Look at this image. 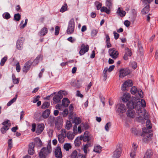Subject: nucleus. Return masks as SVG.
<instances>
[{
	"label": "nucleus",
	"mask_w": 158,
	"mask_h": 158,
	"mask_svg": "<svg viewBox=\"0 0 158 158\" xmlns=\"http://www.w3.org/2000/svg\"><path fill=\"white\" fill-rule=\"evenodd\" d=\"M146 106V103L144 99H141V102H138L135 106V110L137 114V118L139 121L146 120L148 118V114L145 110L143 111L142 107H145Z\"/></svg>",
	"instance_id": "f257e3e1"
},
{
	"label": "nucleus",
	"mask_w": 158,
	"mask_h": 158,
	"mask_svg": "<svg viewBox=\"0 0 158 158\" xmlns=\"http://www.w3.org/2000/svg\"><path fill=\"white\" fill-rule=\"evenodd\" d=\"M131 92L132 94H135L134 98L137 100H141V98L143 97V93L140 89H137L136 87H132L131 89Z\"/></svg>",
	"instance_id": "f03ea898"
},
{
	"label": "nucleus",
	"mask_w": 158,
	"mask_h": 158,
	"mask_svg": "<svg viewBox=\"0 0 158 158\" xmlns=\"http://www.w3.org/2000/svg\"><path fill=\"white\" fill-rule=\"evenodd\" d=\"M51 152L52 148L51 144H48L46 148H44L41 149L39 153V156L40 158H45Z\"/></svg>",
	"instance_id": "7ed1b4c3"
},
{
	"label": "nucleus",
	"mask_w": 158,
	"mask_h": 158,
	"mask_svg": "<svg viewBox=\"0 0 158 158\" xmlns=\"http://www.w3.org/2000/svg\"><path fill=\"white\" fill-rule=\"evenodd\" d=\"M122 144L120 143H118L116 146L115 150L114 152L113 155V158H118L121 156L122 152Z\"/></svg>",
	"instance_id": "20e7f679"
},
{
	"label": "nucleus",
	"mask_w": 158,
	"mask_h": 158,
	"mask_svg": "<svg viewBox=\"0 0 158 158\" xmlns=\"http://www.w3.org/2000/svg\"><path fill=\"white\" fill-rule=\"evenodd\" d=\"M127 108L125 105L123 104H119L116 106V111L121 116H122V114L125 112Z\"/></svg>",
	"instance_id": "39448f33"
},
{
	"label": "nucleus",
	"mask_w": 158,
	"mask_h": 158,
	"mask_svg": "<svg viewBox=\"0 0 158 158\" xmlns=\"http://www.w3.org/2000/svg\"><path fill=\"white\" fill-rule=\"evenodd\" d=\"M74 19L72 18L71 19L69 22V26L67 30V33L69 34L73 33L74 31Z\"/></svg>",
	"instance_id": "423d86ee"
},
{
	"label": "nucleus",
	"mask_w": 158,
	"mask_h": 158,
	"mask_svg": "<svg viewBox=\"0 0 158 158\" xmlns=\"http://www.w3.org/2000/svg\"><path fill=\"white\" fill-rule=\"evenodd\" d=\"M133 85V83L131 80H127L122 85L121 89L123 91H127L128 90L129 88L132 86Z\"/></svg>",
	"instance_id": "0eeeda50"
},
{
	"label": "nucleus",
	"mask_w": 158,
	"mask_h": 158,
	"mask_svg": "<svg viewBox=\"0 0 158 158\" xmlns=\"http://www.w3.org/2000/svg\"><path fill=\"white\" fill-rule=\"evenodd\" d=\"M9 121L7 120L4 122L2 124L3 126L1 128V131L2 134L5 133L6 131L8 130L11 126V124L9 123Z\"/></svg>",
	"instance_id": "6e6552de"
},
{
	"label": "nucleus",
	"mask_w": 158,
	"mask_h": 158,
	"mask_svg": "<svg viewBox=\"0 0 158 158\" xmlns=\"http://www.w3.org/2000/svg\"><path fill=\"white\" fill-rule=\"evenodd\" d=\"M139 102H141V100H137L135 99L134 102H133L132 101L129 102L127 104V107L128 109H135V106L137 104V103Z\"/></svg>",
	"instance_id": "1a4fd4ad"
},
{
	"label": "nucleus",
	"mask_w": 158,
	"mask_h": 158,
	"mask_svg": "<svg viewBox=\"0 0 158 158\" xmlns=\"http://www.w3.org/2000/svg\"><path fill=\"white\" fill-rule=\"evenodd\" d=\"M70 157L73 158H85V156L78 153L76 150L73 151L70 155Z\"/></svg>",
	"instance_id": "9d476101"
},
{
	"label": "nucleus",
	"mask_w": 158,
	"mask_h": 158,
	"mask_svg": "<svg viewBox=\"0 0 158 158\" xmlns=\"http://www.w3.org/2000/svg\"><path fill=\"white\" fill-rule=\"evenodd\" d=\"M110 56L113 59H115L118 55V53L114 48L110 49L109 50Z\"/></svg>",
	"instance_id": "9b49d317"
},
{
	"label": "nucleus",
	"mask_w": 158,
	"mask_h": 158,
	"mask_svg": "<svg viewBox=\"0 0 158 158\" xmlns=\"http://www.w3.org/2000/svg\"><path fill=\"white\" fill-rule=\"evenodd\" d=\"M130 73V71L128 69H122L119 71V77H123L129 74Z\"/></svg>",
	"instance_id": "f8f14e48"
},
{
	"label": "nucleus",
	"mask_w": 158,
	"mask_h": 158,
	"mask_svg": "<svg viewBox=\"0 0 158 158\" xmlns=\"http://www.w3.org/2000/svg\"><path fill=\"white\" fill-rule=\"evenodd\" d=\"M62 121V118L59 116L55 118V124L56 127L57 129H60L61 128L62 126L61 123Z\"/></svg>",
	"instance_id": "ddd939ff"
},
{
	"label": "nucleus",
	"mask_w": 158,
	"mask_h": 158,
	"mask_svg": "<svg viewBox=\"0 0 158 158\" xmlns=\"http://www.w3.org/2000/svg\"><path fill=\"white\" fill-rule=\"evenodd\" d=\"M55 156L57 158H61L62 157V154L61 148L59 147H57L55 149L54 151Z\"/></svg>",
	"instance_id": "4468645a"
},
{
	"label": "nucleus",
	"mask_w": 158,
	"mask_h": 158,
	"mask_svg": "<svg viewBox=\"0 0 158 158\" xmlns=\"http://www.w3.org/2000/svg\"><path fill=\"white\" fill-rule=\"evenodd\" d=\"M89 49V46L85 45L82 44L81 46V50L79 51V54L80 55H84L85 53L87 52Z\"/></svg>",
	"instance_id": "2eb2a0df"
},
{
	"label": "nucleus",
	"mask_w": 158,
	"mask_h": 158,
	"mask_svg": "<svg viewBox=\"0 0 158 158\" xmlns=\"http://www.w3.org/2000/svg\"><path fill=\"white\" fill-rule=\"evenodd\" d=\"M127 117L130 118H134L136 116V113L133 109H128L126 112Z\"/></svg>",
	"instance_id": "dca6fc26"
},
{
	"label": "nucleus",
	"mask_w": 158,
	"mask_h": 158,
	"mask_svg": "<svg viewBox=\"0 0 158 158\" xmlns=\"http://www.w3.org/2000/svg\"><path fill=\"white\" fill-rule=\"evenodd\" d=\"M24 40V38L21 37L17 41L16 46L19 50H21L23 48V43Z\"/></svg>",
	"instance_id": "f3484780"
},
{
	"label": "nucleus",
	"mask_w": 158,
	"mask_h": 158,
	"mask_svg": "<svg viewBox=\"0 0 158 158\" xmlns=\"http://www.w3.org/2000/svg\"><path fill=\"white\" fill-rule=\"evenodd\" d=\"M137 147V145L135 143H133V144L131 151L130 153V156L132 158H134L135 156Z\"/></svg>",
	"instance_id": "a211bd4d"
},
{
	"label": "nucleus",
	"mask_w": 158,
	"mask_h": 158,
	"mask_svg": "<svg viewBox=\"0 0 158 158\" xmlns=\"http://www.w3.org/2000/svg\"><path fill=\"white\" fill-rule=\"evenodd\" d=\"M32 63L31 60H29L25 64L23 69V72L26 73L29 70L32 65Z\"/></svg>",
	"instance_id": "6ab92c4d"
},
{
	"label": "nucleus",
	"mask_w": 158,
	"mask_h": 158,
	"mask_svg": "<svg viewBox=\"0 0 158 158\" xmlns=\"http://www.w3.org/2000/svg\"><path fill=\"white\" fill-rule=\"evenodd\" d=\"M131 98V95L129 93H125L122 97V100L123 102H126L128 101Z\"/></svg>",
	"instance_id": "aec40b11"
},
{
	"label": "nucleus",
	"mask_w": 158,
	"mask_h": 158,
	"mask_svg": "<svg viewBox=\"0 0 158 158\" xmlns=\"http://www.w3.org/2000/svg\"><path fill=\"white\" fill-rule=\"evenodd\" d=\"M44 128V125L43 123L38 124L36 129V132L37 134H40L43 131Z\"/></svg>",
	"instance_id": "412c9836"
},
{
	"label": "nucleus",
	"mask_w": 158,
	"mask_h": 158,
	"mask_svg": "<svg viewBox=\"0 0 158 158\" xmlns=\"http://www.w3.org/2000/svg\"><path fill=\"white\" fill-rule=\"evenodd\" d=\"M92 146V144L90 142H88V143L85 145L83 147V150L85 154H87L89 151V148Z\"/></svg>",
	"instance_id": "4be33fe9"
},
{
	"label": "nucleus",
	"mask_w": 158,
	"mask_h": 158,
	"mask_svg": "<svg viewBox=\"0 0 158 158\" xmlns=\"http://www.w3.org/2000/svg\"><path fill=\"white\" fill-rule=\"evenodd\" d=\"M141 135L143 136V141L145 143L148 142L152 136V135L149 134H142Z\"/></svg>",
	"instance_id": "5701e85b"
},
{
	"label": "nucleus",
	"mask_w": 158,
	"mask_h": 158,
	"mask_svg": "<svg viewBox=\"0 0 158 158\" xmlns=\"http://www.w3.org/2000/svg\"><path fill=\"white\" fill-rule=\"evenodd\" d=\"M35 145L33 143H30L29 144V148L28 150V153L30 155L33 154L34 150V149Z\"/></svg>",
	"instance_id": "b1692460"
},
{
	"label": "nucleus",
	"mask_w": 158,
	"mask_h": 158,
	"mask_svg": "<svg viewBox=\"0 0 158 158\" xmlns=\"http://www.w3.org/2000/svg\"><path fill=\"white\" fill-rule=\"evenodd\" d=\"M70 103V101L67 98H64L62 100V106L63 107H67Z\"/></svg>",
	"instance_id": "393cba45"
},
{
	"label": "nucleus",
	"mask_w": 158,
	"mask_h": 158,
	"mask_svg": "<svg viewBox=\"0 0 158 158\" xmlns=\"http://www.w3.org/2000/svg\"><path fill=\"white\" fill-rule=\"evenodd\" d=\"M62 97L63 96L61 94H58L54 96L53 99L54 102L56 103L60 101Z\"/></svg>",
	"instance_id": "a878e982"
},
{
	"label": "nucleus",
	"mask_w": 158,
	"mask_h": 158,
	"mask_svg": "<svg viewBox=\"0 0 158 158\" xmlns=\"http://www.w3.org/2000/svg\"><path fill=\"white\" fill-rule=\"evenodd\" d=\"M152 155V152L150 150H148L143 158H151Z\"/></svg>",
	"instance_id": "bb28decb"
},
{
	"label": "nucleus",
	"mask_w": 158,
	"mask_h": 158,
	"mask_svg": "<svg viewBox=\"0 0 158 158\" xmlns=\"http://www.w3.org/2000/svg\"><path fill=\"white\" fill-rule=\"evenodd\" d=\"M87 131H85V132L83 135V140L84 141L89 142L90 140L91 137L89 135Z\"/></svg>",
	"instance_id": "cd10ccee"
},
{
	"label": "nucleus",
	"mask_w": 158,
	"mask_h": 158,
	"mask_svg": "<svg viewBox=\"0 0 158 158\" xmlns=\"http://www.w3.org/2000/svg\"><path fill=\"white\" fill-rule=\"evenodd\" d=\"M149 5H147L142 10L141 12L143 15H145L149 11Z\"/></svg>",
	"instance_id": "c85d7f7f"
},
{
	"label": "nucleus",
	"mask_w": 158,
	"mask_h": 158,
	"mask_svg": "<svg viewBox=\"0 0 158 158\" xmlns=\"http://www.w3.org/2000/svg\"><path fill=\"white\" fill-rule=\"evenodd\" d=\"M55 118L53 117L50 116L48 119V124L51 126H53L55 123Z\"/></svg>",
	"instance_id": "c756f323"
},
{
	"label": "nucleus",
	"mask_w": 158,
	"mask_h": 158,
	"mask_svg": "<svg viewBox=\"0 0 158 158\" xmlns=\"http://www.w3.org/2000/svg\"><path fill=\"white\" fill-rule=\"evenodd\" d=\"M58 141L60 143H63L64 141V138L66 137V135H58L57 136Z\"/></svg>",
	"instance_id": "7c9ffc66"
},
{
	"label": "nucleus",
	"mask_w": 158,
	"mask_h": 158,
	"mask_svg": "<svg viewBox=\"0 0 158 158\" xmlns=\"http://www.w3.org/2000/svg\"><path fill=\"white\" fill-rule=\"evenodd\" d=\"M48 32L47 28L46 27H43L42 28L40 32V36H44Z\"/></svg>",
	"instance_id": "2f4dec72"
},
{
	"label": "nucleus",
	"mask_w": 158,
	"mask_h": 158,
	"mask_svg": "<svg viewBox=\"0 0 158 158\" xmlns=\"http://www.w3.org/2000/svg\"><path fill=\"white\" fill-rule=\"evenodd\" d=\"M50 110L49 109H47L43 112L42 116L44 118H48Z\"/></svg>",
	"instance_id": "473e14b6"
},
{
	"label": "nucleus",
	"mask_w": 158,
	"mask_h": 158,
	"mask_svg": "<svg viewBox=\"0 0 158 158\" xmlns=\"http://www.w3.org/2000/svg\"><path fill=\"white\" fill-rule=\"evenodd\" d=\"M117 13L121 17H123L125 16L126 14V12L125 11L122 10H121L120 8H118Z\"/></svg>",
	"instance_id": "72a5a7b5"
},
{
	"label": "nucleus",
	"mask_w": 158,
	"mask_h": 158,
	"mask_svg": "<svg viewBox=\"0 0 158 158\" xmlns=\"http://www.w3.org/2000/svg\"><path fill=\"white\" fill-rule=\"evenodd\" d=\"M74 135L70 131L68 132L66 135V137H67L69 139H73L74 138Z\"/></svg>",
	"instance_id": "f704fd0d"
},
{
	"label": "nucleus",
	"mask_w": 158,
	"mask_h": 158,
	"mask_svg": "<svg viewBox=\"0 0 158 158\" xmlns=\"http://www.w3.org/2000/svg\"><path fill=\"white\" fill-rule=\"evenodd\" d=\"M102 147L99 145H97L95 146L94 149V151L97 153H100L101 151Z\"/></svg>",
	"instance_id": "c9c22d12"
},
{
	"label": "nucleus",
	"mask_w": 158,
	"mask_h": 158,
	"mask_svg": "<svg viewBox=\"0 0 158 158\" xmlns=\"http://www.w3.org/2000/svg\"><path fill=\"white\" fill-rule=\"evenodd\" d=\"M18 95L17 94H16L15 97L13 98L12 99L10 100L7 104V106H10L16 100V99L17 98Z\"/></svg>",
	"instance_id": "e433bc0d"
},
{
	"label": "nucleus",
	"mask_w": 158,
	"mask_h": 158,
	"mask_svg": "<svg viewBox=\"0 0 158 158\" xmlns=\"http://www.w3.org/2000/svg\"><path fill=\"white\" fill-rule=\"evenodd\" d=\"M101 12H105L107 14H109L110 13V10L107 9L106 7L103 6L102 7L100 10Z\"/></svg>",
	"instance_id": "4c0bfd02"
},
{
	"label": "nucleus",
	"mask_w": 158,
	"mask_h": 158,
	"mask_svg": "<svg viewBox=\"0 0 158 158\" xmlns=\"http://www.w3.org/2000/svg\"><path fill=\"white\" fill-rule=\"evenodd\" d=\"M64 148L66 151H69V149L71 148V146L70 143H66L64 145Z\"/></svg>",
	"instance_id": "58836bf2"
},
{
	"label": "nucleus",
	"mask_w": 158,
	"mask_h": 158,
	"mask_svg": "<svg viewBox=\"0 0 158 158\" xmlns=\"http://www.w3.org/2000/svg\"><path fill=\"white\" fill-rule=\"evenodd\" d=\"M12 78L14 84H17L19 83V80L18 78H17L14 74L12 75Z\"/></svg>",
	"instance_id": "ea45409f"
},
{
	"label": "nucleus",
	"mask_w": 158,
	"mask_h": 158,
	"mask_svg": "<svg viewBox=\"0 0 158 158\" xmlns=\"http://www.w3.org/2000/svg\"><path fill=\"white\" fill-rule=\"evenodd\" d=\"M73 122L75 125H78L81 122V120L79 118L75 117L73 119Z\"/></svg>",
	"instance_id": "a19ab883"
},
{
	"label": "nucleus",
	"mask_w": 158,
	"mask_h": 158,
	"mask_svg": "<svg viewBox=\"0 0 158 158\" xmlns=\"http://www.w3.org/2000/svg\"><path fill=\"white\" fill-rule=\"evenodd\" d=\"M72 127V124L70 121H68L66 122L65 128L67 130H69Z\"/></svg>",
	"instance_id": "79ce46f5"
},
{
	"label": "nucleus",
	"mask_w": 158,
	"mask_h": 158,
	"mask_svg": "<svg viewBox=\"0 0 158 158\" xmlns=\"http://www.w3.org/2000/svg\"><path fill=\"white\" fill-rule=\"evenodd\" d=\"M21 18V15L19 14H16L14 15V19L16 21H19Z\"/></svg>",
	"instance_id": "37998d69"
},
{
	"label": "nucleus",
	"mask_w": 158,
	"mask_h": 158,
	"mask_svg": "<svg viewBox=\"0 0 158 158\" xmlns=\"http://www.w3.org/2000/svg\"><path fill=\"white\" fill-rule=\"evenodd\" d=\"M50 103L48 102H45L42 106V108L45 109L46 108H48L49 106Z\"/></svg>",
	"instance_id": "c03bdc74"
},
{
	"label": "nucleus",
	"mask_w": 158,
	"mask_h": 158,
	"mask_svg": "<svg viewBox=\"0 0 158 158\" xmlns=\"http://www.w3.org/2000/svg\"><path fill=\"white\" fill-rule=\"evenodd\" d=\"M67 5L66 4H65L63 6L60 10V11L61 12H63L67 10Z\"/></svg>",
	"instance_id": "a18cd8bd"
},
{
	"label": "nucleus",
	"mask_w": 158,
	"mask_h": 158,
	"mask_svg": "<svg viewBox=\"0 0 158 158\" xmlns=\"http://www.w3.org/2000/svg\"><path fill=\"white\" fill-rule=\"evenodd\" d=\"M3 17L6 19H10L11 16L9 13L8 12L5 13L3 15Z\"/></svg>",
	"instance_id": "49530a36"
},
{
	"label": "nucleus",
	"mask_w": 158,
	"mask_h": 158,
	"mask_svg": "<svg viewBox=\"0 0 158 158\" xmlns=\"http://www.w3.org/2000/svg\"><path fill=\"white\" fill-rule=\"evenodd\" d=\"M112 6V1L111 0H106V6L110 8Z\"/></svg>",
	"instance_id": "de8ad7c7"
},
{
	"label": "nucleus",
	"mask_w": 158,
	"mask_h": 158,
	"mask_svg": "<svg viewBox=\"0 0 158 158\" xmlns=\"http://www.w3.org/2000/svg\"><path fill=\"white\" fill-rule=\"evenodd\" d=\"M95 4L98 10H99L102 6V4L98 2L97 1L95 2Z\"/></svg>",
	"instance_id": "09e8293b"
},
{
	"label": "nucleus",
	"mask_w": 158,
	"mask_h": 158,
	"mask_svg": "<svg viewBox=\"0 0 158 158\" xmlns=\"http://www.w3.org/2000/svg\"><path fill=\"white\" fill-rule=\"evenodd\" d=\"M12 139H9L8 141V149H11L12 147Z\"/></svg>",
	"instance_id": "8fccbe9b"
},
{
	"label": "nucleus",
	"mask_w": 158,
	"mask_h": 158,
	"mask_svg": "<svg viewBox=\"0 0 158 158\" xmlns=\"http://www.w3.org/2000/svg\"><path fill=\"white\" fill-rule=\"evenodd\" d=\"M148 128H144L143 129V132L142 134H148L150 132Z\"/></svg>",
	"instance_id": "3c124183"
},
{
	"label": "nucleus",
	"mask_w": 158,
	"mask_h": 158,
	"mask_svg": "<svg viewBox=\"0 0 158 158\" xmlns=\"http://www.w3.org/2000/svg\"><path fill=\"white\" fill-rule=\"evenodd\" d=\"M7 57H4L2 60L1 61L0 64L1 66H3L7 60Z\"/></svg>",
	"instance_id": "603ef678"
},
{
	"label": "nucleus",
	"mask_w": 158,
	"mask_h": 158,
	"mask_svg": "<svg viewBox=\"0 0 158 158\" xmlns=\"http://www.w3.org/2000/svg\"><path fill=\"white\" fill-rule=\"evenodd\" d=\"M111 123L110 122H108L106 124L105 127V129L106 130L108 131L109 130V128L111 126Z\"/></svg>",
	"instance_id": "864d4df0"
},
{
	"label": "nucleus",
	"mask_w": 158,
	"mask_h": 158,
	"mask_svg": "<svg viewBox=\"0 0 158 158\" xmlns=\"http://www.w3.org/2000/svg\"><path fill=\"white\" fill-rule=\"evenodd\" d=\"M98 31L96 29H94L91 32V35L92 36H94L96 35L97 34L98 32Z\"/></svg>",
	"instance_id": "5fc2aeb1"
},
{
	"label": "nucleus",
	"mask_w": 158,
	"mask_h": 158,
	"mask_svg": "<svg viewBox=\"0 0 158 158\" xmlns=\"http://www.w3.org/2000/svg\"><path fill=\"white\" fill-rule=\"evenodd\" d=\"M42 58V56L41 55H40L39 56H38L35 60L33 61V63L35 65H36L39 62V61L38 60V58Z\"/></svg>",
	"instance_id": "6e6d98bb"
},
{
	"label": "nucleus",
	"mask_w": 158,
	"mask_h": 158,
	"mask_svg": "<svg viewBox=\"0 0 158 158\" xmlns=\"http://www.w3.org/2000/svg\"><path fill=\"white\" fill-rule=\"evenodd\" d=\"M74 143L76 146L78 147L81 144V141L76 138L75 140Z\"/></svg>",
	"instance_id": "4d7b16f0"
},
{
	"label": "nucleus",
	"mask_w": 158,
	"mask_h": 158,
	"mask_svg": "<svg viewBox=\"0 0 158 158\" xmlns=\"http://www.w3.org/2000/svg\"><path fill=\"white\" fill-rule=\"evenodd\" d=\"M143 2L145 5H149V4L153 0H141Z\"/></svg>",
	"instance_id": "13d9d810"
},
{
	"label": "nucleus",
	"mask_w": 158,
	"mask_h": 158,
	"mask_svg": "<svg viewBox=\"0 0 158 158\" xmlns=\"http://www.w3.org/2000/svg\"><path fill=\"white\" fill-rule=\"evenodd\" d=\"M85 126V124H81L80 125V126H78L77 128V131L79 133H81V129L82 128V129H83V126L84 127Z\"/></svg>",
	"instance_id": "bf43d9fd"
},
{
	"label": "nucleus",
	"mask_w": 158,
	"mask_h": 158,
	"mask_svg": "<svg viewBox=\"0 0 158 158\" xmlns=\"http://www.w3.org/2000/svg\"><path fill=\"white\" fill-rule=\"evenodd\" d=\"M147 120L146 126L149 129H151L152 128V126H151L150 121L147 119Z\"/></svg>",
	"instance_id": "052dcab7"
},
{
	"label": "nucleus",
	"mask_w": 158,
	"mask_h": 158,
	"mask_svg": "<svg viewBox=\"0 0 158 158\" xmlns=\"http://www.w3.org/2000/svg\"><path fill=\"white\" fill-rule=\"evenodd\" d=\"M60 27L58 26H56L55 27V35H57L59 33Z\"/></svg>",
	"instance_id": "680f3d73"
},
{
	"label": "nucleus",
	"mask_w": 158,
	"mask_h": 158,
	"mask_svg": "<svg viewBox=\"0 0 158 158\" xmlns=\"http://www.w3.org/2000/svg\"><path fill=\"white\" fill-rule=\"evenodd\" d=\"M126 52L127 53V55L128 56H131V52L130 49L128 48H127L126 49Z\"/></svg>",
	"instance_id": "e2e57ef3"
},
{
	"label": "nucleus",
	"mask_w": 158,
	"mask_h": 158,
	"mask_svg": "<svg viewBox=\"0 0 158 158\" xmlns=\"http://www.w3.org/2000/svg\"><path fill=\"white\" fill-rule=\"evenodd\" d=\"M138 47L140 53L141 54H142L143 51V48L141 45L140 44L139 42L138 43Z\"/></svg>",
	"instance_id": "0e129e2a"
},
{
	"label": "nucleus",
	"mask_w": 158,
	"mask_h": 158,
	"mask_svg": "<svg viewBox=\"0 0 158 158\" xmlns=\"http://www.w3.org/2000/svg\"><path fill=\"white\" fill-rule=\"evenodd\" d=\"M131 66L134 69H136L137 67V63L135 62H132L131 63Z\"/></svg>",
	"instance_id": "69168bd1"
},
{
	"label": "nucleus",
	"mask_w": 158,
	"mask_h": 158,
	"mask_svg": "<svg viewBox=\"0 0 158 158\" xmlns=\"http://www.w3.org/2000/svg\"><path fill=\"white\" fill-rule=\"evenodd\" d=\"M61 134H60L59 135H66V130L64 129H62L61 130Z\"/></svg>",
	"instance_id": "338daca9"
},
{
	"label": "nucleus",
	"mask_w": 158,
	"mask_h": 158,
	"mask_svg": "<svg viewBox=\"0 0 158 158\" xmlns=\"http://www.w3.org/2000/svg\"><path fill=\"white\" fill-rule=\"evenodd\" d=\"M16 69L18 72L20 71V67L19 65V62L17 63L16 64Z\"/></svg>",
	"instance_id": "774afa93"
}]
</instances>
